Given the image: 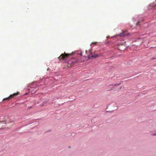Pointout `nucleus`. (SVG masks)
Here are the masks:
<instances>
[{"mask_svg": "<svg viewBox=\"0 0 156 156\" xmlns=\"http://www.w3.org/2000/svg\"><path fill=\"white\" fill-rule=\"evenodd\" d=\"M44 105V104H43V105H42V106H43V105Z\"/></svg>", "mask_w": 156, "mask_h": 156, "instance_id": "obj_12", "label": "nucleus"}, {"mask_svg": "<svg viewBox=\"0 0 156 156\" xmlns=\"http://www.w3.org/2000/svg\"><path fill=\"white\" fill-rule=\"evenodd\" d=\"M153 135H154V136L156 135V134H154Z\"/></svg>", "mask_w": 156, "mask_h": 156, "instance_id": "obj_11", "label": "nucleus"}, {"mask_svg": "<svg viewBox=\"0 0 156 156\" xmlns=\"http://www.w3.org/2000/svg\"><path fill=\"white\" fill-rule=\"evenodd\" d=\"M99 56L98 55L96 54H92L91 53L88 56V58H96L97 57H98Z\"/></svg>", "mask_w": 156, "mask_h": 156, "instance_id": "obj_3", "label": "nucleus"}, {"mask_svg": "<svg viewBox=\"0 0 156 156\" xmlns=\"http://www.w3.org/2000/svg\"><path fill=\"white\" fill-rule=\"evenodd\" d=\"M151 59L153 60H154L156 58H152Z\"/></svg>", "mask_w": 156, "mask_h": 156, "instance_id": "obj_9", "label": "nucleus"}, {"mask_svg": "<svg viewBox=\"0 0 156 156\" xmlns=\"http://www.w3.org/2000/svg\"><path fill=\"white\" fill-rule=\"evenodd\" d=\"M96 43H92V44H96Z\"/></svg>", "mask_w": 156, "mask_h": 156, "instance_id": "obj_10", "label": "nucleus"}, {"mask_svg": "<svg viewBox=\"0 0 156 156\" xmlns=\"http://www.w3.org/2000/svg\"><path fill=\"white\" fill-rule=\"evenodd\" d=\"M79 62V60L78 59H76L75 61H72L71 62V63L72 64H74L75 63H76L77 62Z\"/></svg>", "mask_w": 156, "mask_h": 156, "instance_id": "obj_5", "label": "nucleus"}, {"mask_svg": "<svg viewBox=\"0 0 156 156\" xmlns=\"http://www.w3.org/2000/svg\"><path fill=\"white\" fill-rule=\"evenodd\" d=\"M70 55V54H68L64 53L62 54L58 57V59L59 60H64Z\"/></svg>", "mask_w": 156, "mask_h": 156, "instance_id": "obj_1", "label": "nucleus"}, {"mask_svg": "<svg viewBox=\"0 0 156 156\" xmlns=\"http://www.w3.org/2000/svg\"><path fill=\"white\" fill-rule=\"evenodd\" d=\"M120 84V83L118 84H115V86L118 85H119Z\"/></svg>", "mask_w": 156, "mask_h": 156, "instance_id": "obj_8", "label": "nucleus"}, {"mask_svg": "<svg viewBox=\"0 0 156 156\" xmlns=\"http://www.w3.org/2000/svg\"><path fill=\"white\" fill-rule=\"evenodd\" d=\"M81 56L82 55V53L81 52L79 54Z\"/></svg>", "mask_w": 156, "mask_h": 156, "instance_id": "obj_6", "label": "nucleus"}, {"mask_svg": "<svg viewBox=\"0 0 156 156\" xmlns=\"http://www.w3.org/2000/svg\"><path fill=\"white\" fill-rule=\"evenodd\" d=\"M19 94V92L15 93L12 94H11L8 97L4 99L3 100H9L12 98H14L15 96L18 95Z\"/></svg>", "mask_w": 156, "mask_h": 156, "instance_id": "obj_2", "label": "nucleus"}, {"mask_svg": "<svg viewBox=\"0 0 156 156\" xmlns=\"http://www.w3.org/2000/svg\"><path fill=\"white\" fill-rule=\"evenodd\" d=\"M129 34V33H127L126 31H123L122 33L120 34V36L121 37H123L128 35Z\"/></svg>", "mask_w": 156, "mask_h": 156, "instance_id": "obj_4", "label": "nucleus"}, {"mask_svg": "<svg viewBox=\"0 0 156 156\" xmlns=\"http://www.w3.org/2000/svg\"><path fill=\"white\" fill-rule=\"evenodd\" d=\"M139 23H140V22H138L137 23V25L138 26V25H139Z\"/></svg>", "mask_w": 156, "mask_h": 156, "instance_id": "obj_7", "label": "nucleus"}]
</instances>
